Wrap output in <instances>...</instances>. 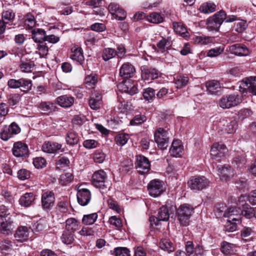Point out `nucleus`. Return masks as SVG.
Wrapping results in <instances>:
<instances>
[{
  "mask_svg": "<svg viewBox=\"0 0 256 256\" xmlns=\"http://www.w3.org/2000/svg\"><path fill=\"white\" fill-rule=\"evenodd\" d=\"M225 12L220 10L206 20V28L209 31H218L222 22L224 21Z\"/></svg>",
  "mask_w": 256,
  "mask_h": 256,
  "instance_id": "nucleus-1",
  "label": "nucleus"
},
{
  "mask_svg": "<svg viewBox=\"0 0 256 256\" xmlns=\"http://www.w3.org/2000/svg\"><path fill=\"white\" fill-rule=\"evenodd\" d=\"M242 101V96L234 93L223 96L219 100V106L222 108H230L238 105Z\"/></svg>",
  "mask_w": 256,
  "mask_h": 256,
  "instance_id": "nucleus-2",
  "label": "nucleus"
},
{
  "mask_svg": "<svg viewBox=\"0 0 256 256\" xmlns=\"http://www.w3.org/2000/svg\"><path fill=\"white\" fill-rule=\"evenodd\" d=\"M193 210V207L186 204H182L178 207L176 214L178 220L181 225L186 226L188 224Z\"/></svg>",
  "mask_w": 256,
  "mask_h": 256,
  "instance_id": "nucleus-3",
  "label": "nucleus"
},
{
  "mask_svg": "<svg viewBox=\"0 0 256 256\" xmlns=\"http://www.w3.org/2000/svg\"><path fill=\"white\" fill-rule=\"evenodd\" d=\"M107 175L103 170L96 172L92 176V183L97 188H100L103 192L108 189Z\"/></svg>",
  "mask_w": 256,
  "mask_h": 256,
  "instance_id": "nucleus-4",
  "label": "nucleus"
},
{
  "mask_svg": "<svg viewBox=\"0 0 256 256\" xmlns=\"http://www.w3.org/2000/svg\"><path fill=\"white\" fill-rule=\"evenodd\" d=\"M163 182L159 180H152L148 185L149 194L154 198L160 196L165 190Z\"/></svg>",
  "mask_w": 256,
  "mask_h": 256,
  "instance_id": "nucleus-5",
  "label": "nucleus"
},
{
  "mask_svg": "<svg viewBox=\"0 0 256 256\" xmlns=\"http://www.w3.org/2000/svg\"><path fill=\"white\" fill-rule=\"evenodd\" d=\"M209 183L208 180L203 176L192 177L188 182L190 188L194 190H200L206 188L208 186Z\"/></svg>",
  "mask_w": 256,
  "mask_h": 256,
  "instance_id": "nucleus-6",
  "label": "nucleus"
},
{
  "mask_svg": "<svg viewBox=\"0 0 256 256\" xmlns=\"http://www.w3.org/2000/svg\"><path fill=\"white\" fill-rule=\"evenodd\" d=\"M240 90L244 93L247 91L256 96V77L246 78L241 82Z\"/></svg>",
  "mask_w": 256,
  "mask_h": 256,
  "instance_id": "nucleus-7",
  "label": "nucleus"
},
{
  "mask_svg": "<svg viewBox=\"0 0 256 256\" xmlns=\"http://www.w3.org/2000/svg\"><path fill=\"white\" fill-rule=\"evenodd\" d=\"M76 196L78 204L82 206H86L92 197L90 190L84 188L83 184L78 186Z\"/></svg>",
  "mask_w": 256,
  "mask_h": 256,
  "instance_id": "nucleus-8",
  "label": "nucleus"
},
{
  "mask_svg": "<svg viewBox=\"0 0 256 256\" xmlns=\"http://www.w3.org/2000/svg\"><path fill=\"white\" fill-rule=\"evenodd\" d=\"M136 167L140 174L148 173L150 169V164L147 158L142 155L136 156Z\"/></svg>",
  "mask_w": 256,
  "mask_h": 256,
  "instance_id": "nucleus-9",
  "label": "nucleus"
},
{
  "mask_svg": "<svg viewBox=\"0 0 256 256\" xmlns=\"http://www.w3.org/2000/svg\"><path fill=\"white\" fill-rule=\"evenodd\" d=\"M20 131L18 125L12 122L10 125L5 126L0 132V137L4 140H7L12 137L13 134H17Z\"/></svg>",
  "mask_w": 256,
  "mask_h": 256,
  "instance_id": "nucleus-10",
  "label": "nucleus"
},
{
  "mask_svg": "<svg viewBox=\"0 0 256 256\" xmlns=\"http://www.w3.org/2000/svg\"><path fill=\"white\" fill-rule=\"evenodd\" d=\"M218 126L226 133L232 134L236 131L238 124L235 120L222 118L218 122Z\"/></svg>",
  "mask_w": 256,
  "mask_h": 256,
  "instance_id": "nucleus-11",
  "label": "nucleus"
},
{
  "mask_svg": "<svg viewBox=\"0 0 256 256\" xmlns=\"http://www.w3.org/2000/svg\"><path fill=\"white\" fill-rule=\"evenodd\" d=\"M142 78L144 80H152L160 76V72L156 68L143 66L141 68Z\"/></svg>",
  "mask_w": 256,
  "mask_h": 256,
  "instance_id": "nucleus-12",
  "label": "nucleus"
},
{
  "mask_svg": "<svg viewBox=\"0 0 256 256\" xmlns=\"http://www.w3.org/2000/svg\"><path fill=\"white\" fill-rule=\"evenodd\" d=\"M206 92L212 95H218L221 93L222 85L218 80H211L205 83Z\"/></svg>",
  "mask_w": 256,
  "mask_h": 256,
  "instance_id": "nucleus-13",
  "label": "nucleus"
},
{
  "mask_svg": "<svg viewBox=\"0 0 256 256\" xmlns=\"http://www.w3.org/2000/svg\"><path fill=\"white\" fill-rule=\"evenodd\" d=\"M118 88L120 90L126 92L130 96L136 94L138 92L136 85L130 80L119 84Z\"/></svg>",
  "mask_w": 256,
  "mask_h": 256,
  "instance_id": "nucleus-14",
  "label": "nucleus"
},
{
  "mask_svg": "<svg viewBox=\"0 0 256 256\" xmlns=\"http://www.w3.org/2000/svg\"><path fill=\"white\" fill-rule=\"evenodd\" d=\"M154 138L157 144H166L169 142L168 133L164 128H157L154 133Z\"/></svg>",
  "mask_w": 256,
  "mask_h": 256,
  "instance_id": "nucleus-15",
  "label": "nucleus"
},
{
  "mask_svg": "<svg viewBox=\"0 0 256 256\" xmlns=\"http://www.w3.org/2000/svg\"><path fill=\"white\" fill-rule=\"evenodd\" d=\"M54 195L52 192L46 191L44 192L42 196V208L46 210L50 209L54 205Z\"/></svg>",
  "mask_w": 256,
  "mask_h": 256,
  "instance_id": "nucleus-16",
  "label": "nucleus"
},
{
  "mask_svg": "<svg viewBox=\"0 0 256 256\" xmlns=\"http://www.w3.org/2000/svg\"><path fill=\"white\" fill-rule=\"evenodd\" d=\"M230 50L232 53L240 56H247L250 52V50L245 45L240 44L232 45Z\"/></svg>",
  "mask_w": 256,
  "mask_h": 256,
  "instance_id": "nucleus-17",
  "label": "nucleus"
},
{
  "mask_svg": "<svg viewBox=\"0 0 256 256\" xmlns=\"http://www.w3.org/2000/svg\"><path fill=\"white\" fill-rule=\"evenodd\" d=\"M136 72L134 66L129 62L124 64L120 69V74L124 78H132Z\"/></svg>",
  "mask_w": 256,
  "mask_h": 256,
  "instance_id": "nucleus-18",
  "label": "nucleus"
},
{
  "mask_svg": "<svg viewBox=\"0 0 256 256\" xmlns=\"http://www.w3.org/2000/svg\"><path fill=\"white\" fill-rule=\"evenodd\" d=\"M74 98L68 95H62L55 100V103L64 108H70L74 103Z\"/></svg>",
  "mask_w": 256,
  "mask_h": 256,
  "instance_id": "nucleus-19",
  "label": "nucleus"
},
{
  "mask_svg": "<svg viewBox=\"0 0 256 256\" xmlns=\"http://www.w3.org/2000/svg\"><path fill=\"white\" fill-rule=\"evenodd\" d=\"M30 230L26 226H19L14 234V238L16 240L24 242L27 240L29 237Z\"/></svg>",
  "mask_w": 256,
  "mask_h": 256,
  "instance_id": "nucleus-20",
  "label": "nucleus"
},
{
  "mask_svg": "<svg viewBox=\"0 0 256 256\" xmlns=\"http://www.w3.org/2000/svg\"><path fill=\"white\" fill-rule=\"evenodd\" d=\"M71 52L70 58L72 60L82 65L84 58L83 54V50L82 48L78 46H74L71 48Z\"/></svg>",
  "mask_w": 256,
  "mask_h": 256,
  "instance_id": "nucleus-21",
  "label": "nucleus"
},
{
  "mask_svg": "<svg viewBox=\"0 0 256 256\" xmlns=\"http://www.w3.org/2000/svg\"><path fill=\"white\" fill-rule=\"evenodd\" d=\"M218 174L222 180H226L228 178L232 176V170L228 166L219 164L217 166Z\"/></svg>",
  "mask_w": 256,
  "mask_h": 256,
  "instance_id": "nucleus-22",
  "label": "nucleus"
},
{
  "mask_svg": "<svg viewBox=\"0 0 256 256\" xmlns=\"http://www.w3.org/2000/svg\"><path fill=\"white\" fill-rule=\"evenodd\" d=\"M228 152L225 145H212L210 154L214 158H222Z\"/></svg>",
  "mask_w": 256,
  "mask_h": 256,
  "instance_id": "nucleus-23",
  "label": "nucleus"
},
{
  "mask_svg": "<svg viewBox=\"0 0 256 256\" xmlns=\"http://www.w3.org/2000/svg\"><path fill=\"white\" fill-rule=\"evenodd\" d=\"M12 218H0V232L4 234H8L12 228Z\"/></svg>",
  "mask_w": 256,
  "mask_h": 256,
  "instance_id": "nucleus-24",
  "label": "nucleus"
},
{
  "mask_svg": "<svg viewBox=\"0 0 256 256\" xmlns=\"http://www.w3.org/2000/svg\"><path fill=\"white\" fill-rule=\"evenodd\" d=\"M158 246L160 249L168 253L174 252L175 250L174 244L167 238H162L158 243Z\"/></svg>",
  "mask_w": 256,
  "mask_h": 256,
  "instance_id": "nucleus-25",
  "label": "nucleus"
},
{
  "mask_svg": "<svg viewBox=\"0 0 256 256\" xmlns=\"http://www.w3.org/2000/svg\"><path fill=\"white\" fill-rule=\"evenodd\" d=\"M46 32L42 28H36L32 31V38L36 42H44Z\"/></svg>",
  "mask_w": 256,
  "mask_h": 256,
  "instance_id": "nucleus-26",
  "label": "nucleus"
},
{
  "mask_svg": "<svg viewBox=\"0 0 256 256\" xmlns=\"http://www.w3.org/2000/svg\"><path fill=\"white\" fill-rule=\"evenodd\" d=\"M42 150L48 154H60L64 152V149L62 148V145H42Z\"/></svg>",
  "mask_w": 256,
  "mask_h": 256,
  "instance_id": "nucleus-27",
  "label": "nucleus"
},
{
  "mask_svg": "<svg viewBox=\"0 0 256 256\" xmlns=\"http://www.w3.org/2000/svg\"><path fill=\"white\" fill-rule=\"evenodd\" d=\"M34 67V64L30 60L22 59L20 61L18 66L20 71L22 72L28 73L31 72Z\"/></svg>",
  "mask_w": 256,
  "mask_h": 256,
  "instance_id": "nucleus-28",
  "label": "nucleus"
},
{
  "mask_svg": "<svg viewBox=\"0 0 256 256\" xmlns=\"http://www.w3.org/2000/svg\"><path fill=\"white\" fill-rule=\"evenodd\" d=\"M172 26L174 32L180 36L186 38L189 36L186 28L182 22H174L172 23Z\"/></svg>",
  "mask_w": 256,
  "mask_h": 256,
  "instance_id": "nucleus-29",
  "label": "nucleus"
},
{
  "mask_svg": "<svg viewBox=\"0 0 256 256\" xmlns=\"http://www.w3.org/2000/svg\"><path fill=\"white\" fill-rule=\"evenodd\" d=\"M34 199V196L32 193L28 192L21 196L19 202L21 206L28 207L31 205Z\"/></svg>",
  "mask_w": 256,
  "mask_h": 256,
  "instance_id": "nucleus-30",
  "label": "nucleus"
},
{
  "mask_svg": "<svg viewBox=\"0 0 256 256\" xmlns=\"http://www.w3.org/2000/svg\"><path fill=\"white\" fill-rule=\"evenodd\" d=\"M12 152L16 157L23 156L28 152L27 145H14Z\"/></svg>",
  "mask_w": 256,
  "mask_h": 256,
  "instance_id": "nucleus-31",
  "label": "nucleus"
},
{
  "mask_svg": "<svg viewBox=\"0 0 256 256\" xmlns=\"http://www.w3.org/2000/svg\"><path fill=\"white\" fill-rule=\"evenodd\" d=\"M56 165L57 169L65 170L70 168V162L67 158L62 156L56 160Z\"/></svg>",
  "mask_w": 256,
  "mask_h": 256,
  "instance_id": "nucleus-32",
  "label": "nucleus"
},
{
  "mask_svg": "<svg viewBox=\"0 0 256 256\" xmlns=\"http://www.w3.org/2000/svg\"><path fill=\"white\" fill-rule=\"evenodd\" d=\"M170 218L168 209L167 206H163L158 210V216L156 218L158 221H167Z\"/></svg>",
  "mask_w": 256,
  "mask_h": 256,
  "instance_id": "nucleus-33",
  "label": "nucleus"
},
{
  "mask_svg": "<svg viewBox=\"0 0 256 256\" xmlns=\"http://www.w3.org/2000/svg\"><path fill=\"white\" fill-rule=\"evenodd\" d=\"M183 145H171L170 148V154L173 157H180L184 154Z\"/></svg>",
  "mask_w": 256,
  "mask_h": 256,
  "instance_id": "nucleus-34",
  "label": "nucleus"
},
{
  "mask_svg": "<svg viewBox=\"0 0 256 256\" xmlns=\"http://www.w3.org/2000/svg\"><path fill=\"white\" fill-rule=\"evenodd\" d=\"M98 82V76L94 74L87 75L84 79V84L88 88H94Z\"/></svg>",
  "mask_w": 256,
  "mask_h": 256,
  "instance_id": "nucleus-35",
  "label": "nucleus"
},
{
  "mask_svg": "<svg viewBox=\"0 0 256 256\" xmlns=\"http://www.w3.org/2000/svg\"><path fill=\"white\" fill-rule=\"evenodd\" d=\"M74 180L72 172H68L62 174L59 178V183L62 186H66L71 183Z\"/></svg>",
  "mask_w": 256,
  "mask_h": 256,
  "instance_id": "nucleus-36",
  "label": "nucleus"
},
{
  "mask_svg": "<svg viewBox=\"0 0 256 256\" xmlns=\"http://www.w3.org/2000/svg\"><path fill=\"white\" fill-rule=\"evenodd\" d=\"M60 238L64 244H72L74 240V232L71 231L65 230L63 232Z\"/></svg>",
  "mask_w": 256,
  "mask_h": 256,
  "instance_id": "nucleus-37",
  "label": "nucleus"
},
{
  "mask_svg": "<svg viewBox=\"0 0 256 256\" xmlns=\"http://www.w3.org/2000/svg\"><path fill=\"white\" fill-rule=\"evenodd\" d=\"M237 218H232V219L228 218L224 224V230L228 232H232L236 230L237 226L236 222L238 221Z\"/></svg>",
  "mask_w": 256,
  "mask_h": 256,
  "instance_id": "nucleus-38",
  "label": "nucleus"
},
{
  "mask_svg": "<svg viewBox=\"0 0 256 256\" xmlns=\"http://www.w3.org/2000/svg\"><path fill=\"white\" fill-rule=\"evenodd\" d=\"M254 208L248 204H245L240 208V215H242L247 218H251L254 217Z\"/></svg>",
  "mask_w": 256,
  "mask_h": 256,
  "instance_id": "nucleus-39",
  "label": "nucleus"
},
{
  "mask_svg": "<svg viewBox=\"0 0 256 256\" xmlns=\"http://www.w3.org/2000/svg\"><path fill=\"white\" fill-rule=\"evenodd\" d=\"M66 230L74 232L78 228V223L74 218H68L66 222Z\"/></svg>",
  "mask_w": 256,
  "mask_h": 256,
  "instance_id": "nucleus-40",
  "label": "nucleus"
},
{
  "mask_svg": "<svg viewBox=\"0 0 256 256\" xmlns=\"http://www.w3.org/2000/svg\"><path fill=\"white\" fill-rule=\"evenodd\" d=\"M172 45V42L168 37L167 38H162V39L160 40L157 44L156 46L161 52H164L166 49H168Z\"/></svg>",
  "mask_w": 256,
  "mask_h": 256,
  "instance_id": "nucleus-41",
  "label": "nucleus"
},
{
  "mask_svg": "<svg viewBox=\"0 0 256 256\" xmlns=\"http://www.w3.org/2000/svg\"><path fill=\"white\" fill-rule=\"evenodd\" d=\"M193 40L196 44L206 45L212 42L214 40V38L204 36H195L193 38Z\"/></svg>",
  "mask_w": 256,
  "mask_h": 256,
  "instance_id": "nucleus-42",
  "label": "nucleus"
},
{
  "mask_svg": "<svg viewBox=\"0 0 256 256\" xmlns=\"http://www.w3.org/2000/svg\"><path fill=\"white\" fill-rule=\"evenodd\" d=\"M116 55V51L114 49L107 48L103 50L102 58L104 60L108 61L114 58Z\"/></svg>",
  "mask_w": 256,
  "mask_h": 256,
  "instance_id": "nucleus-43",
  "label": "nucleus"
},
{
  "mask_svg": "<svg viewBox=\"0 0 256 256\" xmlns=\"http://www.w3.org/2000/svg\"><path fill=\"white\" fill-rule=\"evenodd\" d=\"M216 6L212 2H206L202 4L200 8V10L204 14H210L216 10Z\"/></svg>",
  "mask_w": 256,
  "mask_h": 256,
  "instance_id": "nucleus-44",
  "label": "nucleus"
},
{
  "mask_svg": "<svg viewBox=\"0 0 256 256\" xmlns=\"http://www.w3.org/2000/svg\"><path fill=\"white\" fill-rule=\"evenodd\" d=\"M224 216L225 217L232 219V218H237L240 216V208L231 207L228 208L225 212Z\"/></svg>",
  "mask_w": 256,
  "mask_h": 256,
  "instance_id": "nucleus-45",
  "label": "nucleus"
},
{
  "mask_svg": "<svg viewBox=\"0 0 256 256\" xmlns=\"http://www.w3.org/2000/svg\"><path fill=\"white\" fill-rule=\"evenodd\" d=\"M98 214L96 213H92L84 215L82 219V223L86 225L92 224L97 220Z\"/></svg>",
  "mask_w": 256,
  "mask_h": 256,
  "instance_id": "nucleus-46",
  "label": "nucleus"
},
{
  "mask_svg": "<svg viewBox=\"0 0 256 256\" xmlns=\"http://www.w3.org/2000/svg\"><path fill=\"white\" fill-rule=\"evenodd\" d=\"M235 245L232 244L224 242L221 244V251L225 254H228L234 252Z\"/></svg>",
  "mask_w": 256,
  "mask_h": 256,
  "instance_id": "nucleus-47",
  "label": "nucleus"
},
{
  "mask_svg": "<svg viewBox=\"0 0 256 256\" xmlns=\"http://www.w3.org/2000/svg\"><path fill=\"white\" fill-rule=\"evenodd\" d=\"M20 88H21L22 91L28 92L31 90L32 86V82L31 80L21 78H20Z\"/></svg>",
  "mask_w": 256,
  "mask_h": 256,
  "instance_id": "nucleus-48",
  "label": "nucleus"
},
{
  "mask_svg": "<svg viewBox=\"0 0 256 256\" xmlns=\"http://www.w3.org/2000/svg\"><path fill=\"white\" fill-rule=\"evenodd\" d=\"M188 82V76H178L175 78L174 83L176 86L178 88H182L185 86Z\"/></svg>",
  "mask_w": 256,
  "mask_h": 256,
  "instance_id": "nucleus-49",
  "label": "nucleus"
},
{
  "mask_svg": "<svg viewBox=\"0 0 256 256\" xmlns=\"http://www.w3.org/2000/svg\"><path fill=\"white\" fill-rule=\"evenodd\" d=\"M147 20L154 24H160L163 22V18L160 14L157 12H152L146 16Z\"/></svg>",
  "mask_w": 256,
  "mask_h": 256,
  "instance_id": "nucleus-50",
  "label": "nucleus"
},
{
  "mask_svg": "<svg viewBox=\"0 0 256 256\" xmlns=\"http://www.w3.org/2000/svg\"><path fill=\"white\" fill-rule=\"evenodd\" d=\"M38 108L44 112H50L53 110L55 108L54 104L50 102H42Z\"/></svg>",
  "mask_w": 256,
  "mask_h": 256,
  "instance_id": "nucleus-51",
  "label": "nucleus"
},
{
  "mask_svg": "<svg viewBox=\"0 0 256 256\" xmlns=\"http://www.w3.org/2000/svg\"><path fill=\"white\" fill-rule=\"evenodd\" d=\"M25 26L28 28H32L36 26V21L34 16L30 13H28L25 16Z\"/></svg>",
  "mask_w": 256,
  "mask_h": 256,
  "instance_id": "nucleus-52",
  "label": "nucleus"
},
{
  "mask_svg": "<svg viewBox=\"0 0 256 256\" xmlns=\"http://www.w3.org/2000/svg\"><path fill=\"white\" fill-rule=\"evenodd\" d=\"M37 49L40 58L44 57L48 54V48L44 42H38L37 46Z\"/></svg>",
  "mask_w": 256,
  "mask_h": 256,
  "instance_id": "nucleus-53",
  "label": "nucleus"
},
{
  "mask_svg": "<svg viewBox=\"0 0 256 256\" xmlns=\"http://www.w3.org/2000/svg\"><path fill=\"white\" fill-rule=\"evenodd\" d=\"M143 96L145 100L152 102L155 98V91L150 88H146L143 92Z\"/></svg>",
  "mask_w": 256,
  "mask_h": 256,
  "instance_id": "nucleus-54",
  "label": "nucleus"
},
{
  "mask_svg": "<svg viewBox=\"0 0 256 256\" xmlns=\"http://www.w3.org/2000/svg\"><path fill=\"white\" fill-rule=\"evenodd\" d=\"M12 242L8 240L2 241L0 242V250L2 253L6 254L12 250Z\"/></svg>",
  "mask_w": 256,
  "mask_h": 256,
  "instance_id": "nucleus-55",
  "label": "nucleus"
},
{
  "mask_svg": "<svg viewBox=\"0 0 256 256\" xmlns=\"http://www.w3.org/2000/svg\"><path fill=\"white\" fill-rule=\"evenodd\" d=\"M108 204L109 208L117 214H120L122 212V208L118 204V202L114 200L109 199L108 200Z\"/></svg>",
  "mask_w": 256,
  "mask_h": 256,
  "instance_id": "nucleus-56",
  "label": "nucleus"
},
{
  "mask_svg": "<svg viewBox=\"0 0 256 256\" xmlns=\"http://www.w3.org/2000/svg\"><path fill=\"white\" fill-rule=\"evenodd\" d=\"M15 16V14L12 10L4 11L2 14V20L5 23L8 24L12 20Z\"/></svg>",
  "mask_w": 256,
  "mask_h": 256,
  "instance_id": "nucleus-57",
  "label": "nucleus"
},
{
  "mask_svg": "<svg viewBox=\"0 0 256 256\" xmlns=\"http://www.w3.org/2000/svg\"><path fill=\"white\" fill-rule=\"evenodd\" d=\"M97 230L94 226L93 228L84 227L80 232L79 234L82 236H93L97 232Z\"/></svg>",
  "mask_w": 256,
  "mask_h": 256,
  "instance_id": "nucleus-58",
  "label": "nucleus"
},
{
  "mask_svg": "<svg viewBox=\"0 0 256 256\" xmlns=\"http://www.w3.org/2000/svg\"><path fill=\"white\" fill-rule=\"evenodd\" d=\"M130 139V136L126 134H120L115 138L117 144H126Z\"/></svg>",
  "mask_w": 256,
  "mask_h": 256,
  "instance_id": "nucleus-59",
  "label": "nucleus"
},
{
  "mask_svg": "<svg viewBox=\"0 0 256 256\" xmlns=\"http://www.w3.org/2000/svg\"><path fill=\"white\" fill-rule=\"evenodd\" d=\"M224 50V46H220L208 50L207 56L209 57H215L219 56Z\"/></svg>",
  "mask_w": 256,
  "mask_h": 256,
  "instance_id": "nucleus-60",
  "label": "nucleus"
},
{
  "mask_svg": "<svg viewBox=\"0 0 256 256\" xmlns=\"http://www.w3.org/2000/svg\"><path fill=\"white\" fill-rule=\"evenodd\" d=\"M33 164L38 169L42 168L46 165V160L42 157H37L34 159Z\"/></svg>",
  "mask_w": 256,
  "mask_h": 256,
  "instance_id": "nucleus-61",
  "label": "nucleus"
},
{
  "mask_svg": "<svg viewBox=\"0 0 256 256\" xmlns=\"http://www.w3.org/2000/svg\"><path fill=\"white\" fill-rule=\"evenodd\" d=\"M116 256H130V250L126 247H118L114 248Z\"/></svg>",
  "mask_w": 256,
  "mask_h": 256,
  "instance_id": "nucleus-62",
  "label": "nucleus"
},
{
  "mask_svg": "<svg viewBox=\"0 0 256 256\" xmlns=\"http://www.w3.org/2000/svg\"><path fill=\"white\" fill-rule=\"evenodd\" d=\"M246 22L244 20H240L236 22L234 26L235 30L240 33L243 32L246 29Z\"/></svg>",
  "mask_w": 256,
  "mask_h": 256,
  "instance_id": "nucleus-63",
  "label": "nucleus"
},
{
  "mask_svg": "<svg viewBox=\"0 0 256 256\" xmlns=\"http://www.w3.org/2000/svg\"><path fill=\"white\" fill-rule=\"evenodd\" d=\"M108 222L116 229L122 226L121 220L116 216H110L109 218Z\"/></svg>",
  "mask_w": 256,
  "mask_h": 256,
  "instance_id": "nucleus-64",
  "label": "nucleus"
}]
</instances>
